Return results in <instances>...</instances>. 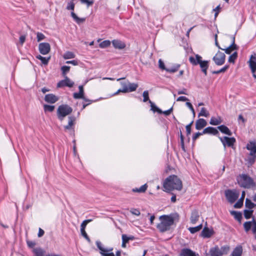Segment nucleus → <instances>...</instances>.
<instances>
[{
    "instance_id": "c03bdc74",
    "label": "nucleus",
    "mask_w": 256,
    "mask_h": 256,
    "mask_svg": "<svg viewBox=\"0 0 256 256\" xmlns=\"http://www.w3.org/2000/svg\"><path fill=\"white\" fill-rule=\"evenodd\" d=\"M228 68H229L228 65H226L223 68H220V70H218L212 71V74H219L220 73L224 72Z\"/></svg>"
},
{
    "instance_id": "1a4fd4ad",
    "label": "nucleus",
    "mask_w": 256,
    "mask_h": 256,
    "mask_svg": "<svg viewBox=\"0 0 256 256\" xmlns=\"http://www.w3.org/2000/svg\"><path fill=\"white\" fill-rule=\"evenodd\" d=\"M226 55L224 53L218 51L216 54L213 57L212 60L217 66H222L225 62Z\"/></svg>"
},
{
    "instance_id": "b1692460",
    "label": "nucleus",
    "mask_w": 256,
    "mask_h": 256,
    "mask_svg": "<svg viewBox=\"0 0 256 256\" xmlns=\"http://www.w3.org/2000/svg\"><path fill=\"white\" fill-rule=\"evenodd\" d=\"M70 15H71V16L73 20L78 24L83 23L86 20V18H80L78 17L77 16V15L74 12H71Z\"/></svg>"
},
{
    "instance_id": "7c9ffc66",
    "label": "nucleus",
    "mask_w": 256,
    "mask_h": 256,
    "mask_svg": "<svg viewBox=\"0 0 256 256\" xmlns=\"http://www.w3.org/2000/svg\"><path fill=\"white\" fill-rule=\"evenodd\" d=\"M149 102L150 104L151 110L153 111L154 112H157L160 114H162V111L155 104L152 102L150 100H149Z\"/></svg>"
},
{
    "instance_id": "9d476101",
    "label": "nucleus",
    "mask_w": 256,
    "mask_h": 256,
    "mask_svg": "<svg viewBox=\"0 0 256 256\" xmlns=\"http://www.w3.org/2000/svg\"><path fill=\"white\" fill-rule=\"evenodd\" d=\"M38 50L41 54H47L50 50V46L48 42L40 43L38 45Z\"/></svg>"
},
{
    "instance_id": "423d86ee",
    "label": "nucleus",
    "mask_w": 256,
    "mask_h": 256,
    "mask_svg": "<svg viewBox=\"0 0 256 256\" xmlns=\"http://www.w3.org/2000/svg\"><path fill=\"white\" fill-rule=\"evenodd\" d=\"M224 194L228 201L230 204H233L238 198L240 192L235 189H228L224 191Z\"/></svg>"
},
{
    "instance_id": "a211bd4d",
    "label": "nucleus",
    "mask_w": 256,
    "mask_h": 256,
    "mask_svg": "<svg viewBox=\"0 0 256 256\" xmlns=\"http://www.w3.org/2000/svg\"><path fill=\"white\" fill-rule=\"evenodd\" d=\"M202 133L204 134H212L214 136H216L219 134L218 131L216 128L212 126H208L204 128L202 131Z\"/></svg>"
},
{
    "instance_id": "f257e3e1",
    "label": "nucleus",
    "mask_w": 256,
    "mask_h": 256,
    "mask_svg": "<svg viewBox=\"0 0 256 256\" xmlns=\"http://www.w3.org/2000/svg\"><path fill=\"white\" fill-rule=\"evenodd\" d=\"M178 218L176 213L170 215H162L159 217L160 222L156 225V228L160 232H164L170 230L171 226L174 224L176 218Z\"/></svg>"
},
{
    "instance_id": "bb28decb",
    "label": "nucleus",
    "mask_w": 256,
    "mask_h": 256,
    "mask_svg": "<svg viewBox=\"0 0 256 256\" xmlns=\"http://www.w3.org/2000/svg\"><path fill=\"white\" fill-rule=\"evenodd\" d=\"M230 214L233 216L234 218L239 222H241L242 219V214L240 212L235 210H232L230 212Z\"/></svg>"
},
{
    "instance_id": "f8f14e48",
    "label": "nucleus",
    "mask_w": 256,
    "mask_h": 256,
    "mask_svg": "<svg viewBox=\"0 0 256 256\" xmlns=\"http://www.w3.org/2000/svg\"><path fill=\"white\" fill-rule=\"evenodd\" d=\"M44 100L48 103L54 104L58 100L59 98L52 94H50L45 96Z\"/></svg>"
},
{
    "instance_id": "cd10ccee",
    "label": "nucleus",
    "mask_w": 256,
    "mask_h": 256,
    "mask_svg": "<svg viewBox=\"0 0 256 256\" xmlns=\"http://www.w3.org/2000/svg\"><path fill=\"white\" fill-rule=\"evenodd\" d=\"M148 188V185L145 184L142 186L140 188H134L132 190V191L134 192L143 193Z\"/></svg>"
},
{
    "instance_id": "39448f33",
    "label": "nucleus",
    "mask_w": 256,
    "mask_h": 256,
    "mask_svg": "<svg viewBox=\"0 0 256 256\" xmlns=\"http://www.w3.org/2000/svg\"><path fill=\"white\" fill-rule=\"evenodd\" d=\"M72 112V108L68 104H61L57 110V116L60 121H62L64 118L70 114Z\"/></svg>"
},
{
    "instance_id": "7ed1b4c3",
    "label": "nucleus",
    "mask_w": 256,
    "mask_h": 256,
    "mask_svg": "<svg viewBox=\"0 0 256 256\" xmlns=\"http://www.w3.org/2000/svg\"><path fill=\"white\" fill-rule=\"evenodd\" d=\"M189 60L194 66L199 64L202 72L206 76L207 75V70L209 66L208 60H202V57L198 54L196 55V58L190 57Z\"/></svg>"
},
{
    "instance_id": "6e6d98bb",
    "label": "nucleus",
    "mask_w": 256,
    "mask_h": 256,
    "mask_svg": "<svg viewBox=\"0 0 256 256\" xmlns=\"http://www.w3.org/2000/svg\"><path fill=\"white\" fill-rule=\"evenodd\" d=\"M142 96L144 97V99H143L144 102H146L147 101L149 102V100H150L149 98L148 92V90L144 91L143 92Z\"/></svg>"
},
{
    "instance_id": "9b49d317",
    "label": "nucleus",
    "mask_w": 256,
    "mask_h": 256,
    "mask_svg": "<svg viewBox=\"0 0 256 256\" xmlns=\"http://www.w3.org/2000/svg\"><path fill=\"white\" fill-rule=\"evenodd\" d=\"M74 84V82H72L68 76H66L64 80L60 81L57 84V87L62 88L66 86L69 88H72Z\"/></svg>"
},
{
    "instance_id": "58836bf2",
    "label": "nucleus",
    "mask_w": 256,
    "mask_h": 256,
    "mask_svg": "<svg viewBox=\"0 0 256 256\" xmlns=\"http://www.w3.org/2000/svg\"><path fill=\"white\" fill-rule=\"evenodd\" d=\"M122 248H126V244L128 243L129 242V239L128 238V236L126 234H123L122 235Z\"/></svg>"
},
{
    "instance_id": "20e7f679",
    "label": "nucleus",
    "mask_w": 256,
    "mask_h": 256,
    "mask_svg": "<svg viewBox=\"0 0 256 256\" xmlns=\"http://www.w3.org/2000/svg\"><path fill=\"white\" fill-rule=\"evenodd\" d=\"M239 185L241 187L249 188L252 186H254L256 183L252 178L246 174H242L237 179Z\"/></svg>"
},
{
    "instance_id": "4468645a",
    "label": "nucleus",
    "mask_w": 256,
    "mask_h": 256,
    "mask_svg": "<svg viewBox=\"0 0 256 256\" xmlns=\"http://www.w3.org/2000/svg\"><path fill=\"white\" fill-rule=\"evenodd\" d=\"M246 148L250 150V155H254L256 154V142L255 141H250L246 144Z\"/></svg>"
},
{
    "instance_id": "338daca9",
    "label": "nucleus",
    "mask_w": 256,
    "mask_h": 256,
    "mask_svg": "<svg viewBox=\"0 0 256 256\" xmlns=\"http://www.w3.org/2000/svg\"><path fill=\"white\" fill-rule=\"evenodd\" d=\"M232 50H237L238 49V46L235 44V42H232V44L229 46Z\"/></svg>"
},
{
    "instance_id": "2eb2a0df",
    "label": "nucleus",
    "mask_w": 256,
    "mask_h": 256,
    "mask_svg": "<svg viewBox=\"0 0 256 256\" xmlns=\"http://www.w3.org/2000/svg\"><path fill=\"white\" fill-rule=\"evenodd\" d=\"M198 254H196L190 248H184L181 250L180 256H198Z\"/></svg>"
},
{
    "instance_id": "c85d7f7f",
    "label": "nucleus",
    "mask_w": 256,
    "mask_h": 256,
    "mask_svg": "<svg viewBox=\"0 0 256 256\" xmlns=\"http://www.w3.org/2000/svg\"><path fill=\"white\" fill-rule=\"evenodd\" d=\"M222 122V120L220 117H218V118H216L215 117H212L210 121V124L214 126H217L220 124Z\"/></svg>"
},
{
    "instance_id": "79ce46f5",
    "label": "nucleus",
    "mask_w": 256,
    "mask_h": 256,
    "mask_svg": "<svg viewBox=\"0 0 256 256\" xmlns=\"http://www.w3.org/2000/svg\"><path fill=\"white\" fill-rule=\"evenodd\" d=\"M33 252L35 256H43L44 252L40 248H36L33 250Z\"/></svg>"
},
{
    "instance_id": "2f4dec72",
    "label": "nucleus",
    "mask_w": 256,
    "mask_h": 256,
    "mask_svg": "<svg viewBox=\"0 0 256 256\" xmlns=\"http://www.w3.org/2000/svg\"><path fill=\"white\" fill-rule=\"evenodd\" d=\"M253 226L252 220V221H248L244 224V228L246 232H248L252 228Z\"/></svg>"
},
{
    "instance_id": "69168bd1",
    "label": "nucleus",
    "mask_w": 256,
    "mask_h": 256,
    "mask_svg": "<svg viewBox=\"0 0 256 256\" xmlns=\"http://www.w3.org/2000/svg\"><path fill=\"white\" fill-rule=\"evenodd\" d=\"M128 80L122 81V82H120V84L122 86V88H128Z\"/></svg>"
},
{
    "instance_id": "dca6fc26",
    "label": "nucleus",
    "mask_w": 256,
    "mask_h": 256,
    "mask_svg": "<svg viewBox=\"0 0 256 256\" xmlns=\"http://www.w3.org/2000/svg\"><path fill=\"white\" fill-rule=\"evenodd\" d=\"M112 43L113 46L116 49L122 50L125 48L126 46L124 42L119 40H114Z\"/></svg>"
},
{
    "instance_id": "412c9836",
    "label": "nucleus",
    "mask_w": 256,
    "mask_h": 256,
    "mask_svg": "<svg viewBox=\"0 0 256 256\" xmlns=\"http://www.w3.org/2000/svg\"><path fill=\"white\" fill-rule=\"evenodd\" d=\"M218 128L222 134L231 136L232 134L231 130L225 125L222 124L218 126Z\"/></svg>"
},
{
    "instance_id": "a878e982",
    "label": "nucleus",
    "mask_w": 256,
    "mask_h": 256,
    "mask_svg": "<svg viewBox=\"0 0 256 256\" xmlns=\"http://www.w3.org/2000/svg\"><path fill=\"white\" fill-rule=\"evenodd\" d=\"M242 248L240 246L235 248L232 253V256H242Z\"/></svg>"
},
{
    "instance_id": "0eeeda50",
    "label": "nucleus",
    "mask_w": 256,
    "mask_h": 256,
    "mask_svg": "<svg viewBox=\"0 0 256 256\" xmlns=\"http://www.w3.org/2000/svg\"><path fill=\"white\" fill-rule=\"evenodd\" d=\"M96 245L100 250V253L102 256H115L114 253L112 252V248H104L100 241H96Z\"/></svg>"
},
{
    "instance_id": "c9c22d12",
    "label": "nucleus",
    "mask_w": 256,
    "mask_h": 256,
    "mask_svg": "<svg viewBox=\"0 0 256 256\" xmlns=\"http://www.w3.org/2000/svg\"><path fill=\"white\" fill-rule=\"evenodd\" d=\"M202 224H200V225H198L196 226L190 227V228H188V230L192 234H194V233L200 231L202 228Z\"/></svg>"
},
{
    "instance_id": "6ab92c4d",
    "label": "nucleus",
    "mask_w": 256,
    "mask_h": 256,
    "mask_svg": "<svg viewBox=\"0 0 256 256\" xmlns=\"http://www.w3.org/2000/svg\"><path fill=\"white\" fill-rule=\"evenodd\" d=\"M214 233L213 230L210 229L207 227H204L202 232V236L204 238H209Z\"/></svg>"
},
{
    "instance_id": "aec40b11",
    "label": "nucleus",
    "mask_w": 256,
    "mask_h": 256,
    "mask_svg": "<svg viewBox=\"0 0 256 256\" xmlns=\"http://www.w3.org/2000/svg\"><path fill=\"white\" fill-rule=\"evenodd\" d=\"M200 217L198 212L196 210H194L191 213L190 218V222L192 224H194L198 220Z\"/></svg>"
},
{
    "instance_id": "473e14b6",
    "label": "nucleus",
    "mask_w": 256,
    "mask_h": 256,
    "mask_svg": "<svg viewBox=\"0 0 256 256\" xmlns=\"http://www.w3.org/2000/svg\"><path fill=\"white\" fill-rule=\"evenodd\" d=\"M245 206L246 208L251 210L256 206V204L252 202L250 199L246 198L245 202Z\"/></svg>"
},
{
    "instance_id": "37998d69",
    "label": "nucleus",
    "mask_w": 256,
    "mask_h": 256,
    "mask_svg": "<svg viewBox=\"0 0 256 256\" xmlns=\"http://www.w3.org/2000/svg\"><path fill=\"white\" fill-rule=\"evenodd\" d=\"M111 42L109 40H105L100 42L99 44L100 47L102 48H106L110 45Z\"/></svg>"
},
{
    "instance_id": "6e6552de",
    "label": "nucleus",
    "mask_w": 256,
    "mask_h": 256,
    "mask_svg": "<svg viewBox=\"0 0 256 256\" xmlns=\"http://www.w3.org/2000/svg\"><path fill=\"white\" fill-rule=\"evenodd\" d=\"M218 138L224 148L227 146L232 148L234 144L236 142V140L234 137L230 138L224 136V137L219 136Z\"/></svg>"
},
{
    "instance_id": "393cba45",
    "label": "nucleus",
    "mask_w": 256,
    "mask_h": 256,
    "mask_svg": "<svg viewBox=\"0 0 256 256\" xmlns=\"http://www.w3.org/2000/svg\"><path fill=\"white\" fill-rule=\"evenodd\" d=\"M68 118V124L64 126L66 130H69L72 128V126L74 125V122L76 120V118L74 116H70Z\"/></svg>"
},
{
    "instance_id": "ea45409f",
    "label": "nucleus",
    "mask_w": 256,
    "mask_h": 256,
    "mask_svg": "<svg viewBox=\"0 0 256 256\" xmlns=\"http://www.w3.org/2000/svg\"><path fill=\"white\" fill-rule=\"evenodd\" d=\"M63 57L65 60L70 59L74 58L75 55L72 52L68 51L64 54Z\"/></svg>"
},
{
    "instance_id": "ddd939ff",
    "label": "nucleus",
    "mask_w": 256,
    "mask_h": 256,
    "mask_svg": "<svg viewBox=\"0 0 256 256\" xmlns=\"http://www.w3.org/2000/svg\"><path fill=\"white\" fill-rule=\"evenodd\" d=\"M249 66L252 72L256 71V54L251 55L249 60Z\"/></svg>"
},
{
    "instance_id": "f03ea898",
    "label": "nucleus",
    "mask_w": 256,
    "mask_h": 256,
    "mask_svg": "<svg viewBox=\"0 0 256 256\" xmlns=\"http://www.w3.org/2000/svg\"><path fill=\"white\" fill-rule=\"evenodd\" d=\"M163 188L164 190L167 192L174 189L180 190L182 188V182L177 176L170 175L164 182Z\"/></svg>"
},
{
    "instance_id": "e433bc0d",
    "label": "nucleus",
    "mask_w": 256,
    "mask_h": 256,
    "mask_svg": "<svg viewBox=\"0 0 256 256\" xmlns=\"http://www.w3.org/2000/svg\"><path fill=\"white\" fill-rule=\"evenodd\" d=\"M254 210H244V216L246 219L250 218L253 214Z\"/></svg>"
},
{
    "instance_id": "603ef678",
    "label": "nucleus",
    "mask_w": 256,
    "mask_h": 256,
    "mask_svg": "<svg viewBox=\"0 0 256 256\" xmlns=\"http://www.w3.org/2000/svg\"><path fill=\"white\" fill-rule=\"evenodd\" d=\"M250 156L248 157V162L250 164L252 165L255 162L256 156V154L254 155H250Z\"/></svg>"
},
{
    "instance_id": "f704fd0d",
    "label": "nucleus",
    "mask_w": 256,
    "mask_h": 256,
    "mask_svg": "<svg viewBox=\"0 0 256 256\" xmlns=\"http://www.w3.org/2000/svg\"><path fill=\"white\" fill-rule=\"evenodd\" d=\"M180 67V64H176L171 68H167L166 71L170 73H174L177 72Z\"/></svg>"
},
{
    "instance_id": "5701e85b",
    "label": "nucleus",
    "mask_w": 256,
    "mask_h": 256,
    "mask_svg": "<svg viewBox=\"0 0 256 256\" xmlns=\"http://www.w3.org/2000/svg\"><path fill=\"white\" fill-rule=\"evenodd\" d=\"M78 92H74L73 94V97L74 99H80L83 98L84 96V90L82 86H78Z\"/></svg>"
},
{
    "instance_id": "774afa93",
    "label": "nucleus",
    "mask_w": 256,
    "mask_h": 256,
    "mask_svg": "<svg viewBox=\"0 0 256 256\" xmlns=\"http://www.w3.org/2000/svg\"><path fill=\"white\" fill-rule=\"evenodd\" d=\"M130 212L136 215V216H138L140 215V212L138 210V209H132V210H130Z\"/></svg>"
},
{
    "instance_id": "de8ad7c7",
    "label": "nucleus",
    "mask_w": 256,
    "mask_h": 256,
    "mask_svg": "<svg viewBox=\"0 0 256 256\" xmlns=\"http://www.w3.org/2000/svg\"><path fill=\"white\" fill-rule=\"evenodd\" d=\"M208 115H209V113L206 111V108H201L200 112H199V114H198V116H204L205 117H207V116H208Z\"/></svg>"
},
{
    "instance_id": "5fc2aeb1",
    "label": "nucleus",
    "mask_w": 256,
    "mask_h": 256,
    "mask_svg": "<svg viewBox=\"0 0 256 256\" xmlns=\"http://www.w3.org/2000/svg\"><path fill=\"white\" fill-rule=\"evenodd\" d=\"M74 6H75V4H74V3L73 2H70L68 3V4H67V6L66 7V9L67 10H74Z\"/></svg>"
},
{
    "instance_id": "680f3d73",
    "label": "nucleus",
    "mask_w": 256,
    "mask_h": 256,
    "mask_svg": "<svg viewBox=\"0 0 256 256\" xmlns=\"http://www.w3.org/2000/svg\"><path fill=\"white\" fill-rule=\"evenodd\" d=\"M253 226H252V230L253 234H256V220L254 218H252Z\"/></svg>"
},
{
    "instance_id": "8fccbe9b",
    "label": "nucleus",
    "mask_w": 256,
    "mask_h": 256,
    "mask_svg": "<svg viewBox=\"0 0 256 256\" xmlns=\"http://www.w3.org/2000/svg\"><path fill=\"white\" fill-rule=\"evenodd\" d=\"M180 145H181V148H182V150L185 152L186 150H185V148H184V136L182 135V131L180 130Z\"/></svg>"
},
{
    "instance_id": "09e8293b",
    "label": "nucleus",
    "mask_w": 256,
    "mask_h": 256,
    "mask_svg": "<svg viewBox=\"0 0 256 256\" xmlns=\"http://www.w3.org/2000/svg\"><path fill=\"white\" fill-rule=\"evenodd\" d=\"M92 221V220H86L82 222L80 224V231H84L85 230L86 227L87 225V224L90 222Z\"/></svg>"
},
{
    "instance_id": "052dcab7",
    "label": "nucleus",
    "mask_w": 256,
    "mask_h": 256,
    "mask_svg": "<svg viewBox=\"0 0 256 256\" xmlns=\"http://www.w3.org/2000/svg\"><path fill=\"white\" fill-rule=\"evenodd\" d=\"M186 105L191 110V111L192 112L194 116H195V112H194V108L192 104L190 102H186Z\"/></svg>"
},
{
    "instance_id": "a18cd8bd",
    "label": "nucleus",
    "mask_w": 256,
    "mask_h": 256,
    "mask_svg": "<svg viewBox=\"0 0 256 256\" xmlns=\"http://www.w3.org/2000/svg\"><path fill=\"white\" fill-rule=\"evenodd\" d=\"M238 57V53L237 52H234L232 54H231L228 58V62L230 63H234L235 60Z\"/></svg>"
},
{
    "instance_id": "49530a36",
    "label": "nucleus",
    "mask_w": 256,
    "mask_h": 256,
    "mask_svg": "<svg viewBox=\"0 0 256 256\" xmlns=\"http://www.w3.org/2000/svg\"><path fill=\"white\" fill-rule=\"evenodd\" d=\"M243 198H240L238 202L234 204V206L236 208H240L243 206Z\"/></svg>"
},
{
    "instance_id": "f3484780",
    "label": "nucleus",
    "mask_w": 256,
    "mask_h": 256,
    "mask_svg": "<svg viewBox=\"0 0 256 256\" xmlns=\"http://www.w3.org/2000/svg\"><path fill=\"white\" fill-rule=\"evenodd\" d=\"M207 125L206 121L204 118H199L196 122V128L200 130Z\"/></svg>"
},
{
    "instance_id": "864d4df0",
    "label": "nucleus",
    "mask_w": 256,
    "mask_h": 256,
    "mask_svg": "<svg viewBox=\"0 0 256 256\" xmlns=\"http://www.w3.org/2000/svg\"><path fill=\"white\" fill-rule=\"evenodd\" d=\"M194 122V121H192L188 124L186 126V136H188L191 134V127Z\"/></svg>"
},
{
    "instance_id": "3c124183",
    "label": "nucleus",
    "mask_w": 256,
    "mask_h": 256,
    "mask_svg": "<svg viewBox=\"0 0 256 256\" xmlns=\"http://www.w3.org/2000/svg\"><path fill=\"white\" fill-rule=\"evenodd\" d=\"M70 66H64L61 68V70L62 71V74L64 76L66 75V74L70 71Z\"/></svg>"
},
{
    "instance_id": "bf43d9fd",
    "label": "nucleus",
    "mask_w": 256,
    "mask_h": 256,
    "mask_svg": "<svg viewBox=\"0 0 256 256\" xmlns=\"http://www.w3.org/2000/svg\"><path fill=\"white\" fill-rule=\"evenodd\" d=\"M158 66L162 70H166V69L167 68H166L165 67L164 64L161 59H160L158 60Z\"/></svg>"
},
{
    "instance_id": "0e129e2a",
    "label": "nucleus",
    "mask_w": 256,
    "mask_h": 256,
    "mask_svg": "<svg viewBox=\"0 0 256 256\" xmlns=\"http://www.w3.org/2000/svg\"><path fill=\"white\" fill-rule=\"evenodd\" d=\"M124 92V93H126V92H128V90L127 88H120L119 90H117V92H116L114 94V95H116L118 94H119L120 92Z\"/></svg>"
},
{
    "instance_id": "e2e57ef3",
    "label": "nucleus",
    "mask_w": 256,
    "mask_h": 256,
    "mask_svg": "<svg viewBox=\"0 0 256 256\" xmlns=\"http://www.w3.org/2000/svg\"><path fill=\"white\" fill-rule=\"evenodd\" d=\"M82 235L90 242V238L87 234L85 230L80 231Z\"/></svg>"
},
{
    "instance_id": "4be33fe9",
    "label": "nucleus",
    "mask_w": 256,
    "mask_h": 256,
    "mask_svg": "<svg viewBox=\"0 0 256 256\" xmlns=\"http://www.w3.org/2000/svg\"><path fill=\"white\" fill-rule=\"evenodd\" d=\"M209 253L210 256H222L220 251V248L218 246L210 248Z\"/></svg>"
},
{
    "instance_id": "4c0bfd02",
    "label": "nucleus",
    "mask_w": 256,
    "mask_h": 256,
    "mask_svg": "<svg viewBox=\"0 0 256 256\" xmlns=\"http://www.w3.org/2000/svg\"><path fill=\"white\" fill-rule=\"evenodd\" d=\"M230 250V246L226 245L222 246L220 248V251L222 254V255L226 254Z\"/></svg>"
},
{
    "instance_id": "13d9d810",
    "label": "nucleus",
    "mask_w": 256,
    "mask_h": 256,
    "mask_svg": "<svg viewBox=\"0 0 256 256\" xmlns=\"http://www.w3.org/2000/svg\"><path fill=\"white\" fill-rule=\"evenodd\" d=\"M202 134H204L202 133V132H196L195 134L193 135L192 137V141L195 142L196 140L200 136H202Z\"/></svg>"
},
{
    "instance_id": "72a5a7b5",
    "label": "nucleus",
    "mask_w": 256,
    "mask_h": 256,
    "mask_svg": "<svg viewBox=\"0 0 256 256\" xmlns=\"http://www.w3.org/2000/svg\"><path fill=\"white\" fill-rule=\"evenodd\" d=\"M138 87V84H137L130 83L128 82V88H127L128 92L135 91L136 90Z\"/></svg>"
},
{
    "instance_id": "c756f323",
    "label": "nucleus",
    "mask_w": 256,
    "mask_h": 256,
    "mask_svg": "<svg viewBox=\"0 0 256 256\" xmlns=\"http://www.w3.org/2000/svg\"><path fill=\"white\" fill-rule=\"evenodd\" d=\"M36 58L39 60H40L42 64L44 65H47L48 63V62L50 60V57L49 56L48 58L44 57L40 55H37L36 56Z\"/></svg>"
},
{
    "instance_id": "4d7b16f0",
    "label": "nucleus",
    "mask_w": 256,
    "mask_h": 256,
    "mask_svg": "<svg viewBox=\"0 0 256 256\" xmlns=\"http://www.w3.org/2000/svg\"><path fill=\"white\" fill-rule=\"evenodd\" d=\"M45 36L42 32H38L36 34V38L38 42H40L45 38Z\"/></svg>"
},
{
    "instance_id": "a19ab883",
    "label": "nucleus",
    "mask_w": 256,
    "mask_h": 256,
    "mask_svg": "<svg viewBox=\"0 0 256 256\" xmlns=\"http://www.w3.org/2000/svg\"><path fill=\"white\" fill-rule=\"evenodd\" d=\"M55 106H54L44 104V110L45 112H52L54 110Z\"/></svg>"
}]
</instances>
